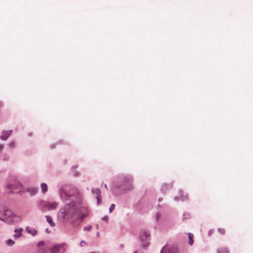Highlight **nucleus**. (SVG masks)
I'll return each instance as SVG.
<instances>
[{
	"label": "nucleus",
	"instance_id": "obj_1",
	"mask_svg": "<svg viewBox=\"0 0 253 253\" xmlns=\"http://www.w3.org/2000/svg\"><path fill=\"white\" fill-rule=\"evenodd\" d=\"M61 198L64 201L68 200L74 202L80 199L81 193L79 190L71 184L63 185L59 192Z\"/></svg>",
	"mask_w": 253,
	"mask_h": 253
},
{
	"label": "nucleus",
	"instance_id": "obj_2",
	"mask_svg": "<svg viewBox=\"0 0 253 253\" xmlns=\"http://www.w3.org/2000/svg\"><path fill=\"white\" fill-rule=\"evenodd\" d=\"M79 208L76 205L75 202L66 204L64 207L60 211V217L64 221L72 219V221H75L76 217H79Z\"/></svg>",
	"mask_w": 253,
	"mask_h": 253
},
{
	"label": "nucleus",
	"instance_id": "obj_3",
	"mask_svg": "<svg viewBox=\"0 0 253 253\" xmlns=\"http://www.w3.org/2000/svg\"><path fill=\"white\" fill-rule=\"evenodd\" d=\"M59 203L54 201H41L39 206L42 211L53 210L58 206Z\"/></svg>",
	"mask_w": 253,
	"mask_h": 253
},
{
	"label": "nucleus",
	"instance_id": "obj_4",
	"mask_svg": "<svg viewBox=\"0 0 253 253\" xmlns=\"http://www.w3.org/2000/svg\"><path fill=\"white\" fill-rule=\"evenodd\" d=\"M4 215L5 218L2 221L8 223H13L16 221V216L11 210L7 208H5Z\"/></svg>",
	"mask_w": 253,
	"mask_h": 253
},
{
	"label": "nucleus",
	"instance_id": "obj_5",
	"mask_svg": "<svg viewBox=\"0 0 253 253\" xmlns=\"http://www.w3.org/2000/svg\"><path fill=\"white\" fill-rule=\"evenodd\" d=\"M88 214V211L81 214L79 209H78L79 217H76L75 221H71L72 225L75 227H78L81 225V223L83 222L84 218H85Z\"/></svg>",
	"mask_w": 253,
	"mask_h": 253
},
{
	"label": "nucleus",
	"instance_id": "obj_6",
	"mask_svg": "<svg viewBox=\"0 0 253 253\" xmlns=\"http://www.w3.org/2000/svg\"><path fill=\"white\" fill-rule=\"evenodd\" d=\"M140 240L141 241L142 246L147 247L150 242V234L146 231H142L140 234Z\"/></svg>",
	"mask_w": 253,
	"mask_h": 253
},
{
	"label": "nucleus",
	"instance_id": "obj_7",
	"mask_svg": "<svg viewBox=\"0 0 253 253\" xmlns=\"http://www.w3.org/2000/svg\"><path fill=\"white\" fill-rule=\"evenodd\" d=\"M161 253H178L177 246L167 244L163 248Z\"/></svg>",
	"mask_w": 253,
	"mask_h": 253
},
{
	"label": "nucleus",
	"instance_id": "obj_8",
	"mask_svg": "<svg viewBox=\"0 0 253 253\" xmlns=\"http://www.w3.org/2000/svg\"><path fill=\"white\" fill-rule=\"evenodd\" d=\"M66 251V245L64 244H56L50 250V253H64Z\"/></svg>",
	"mask_w": 253,
	"mask_h": 253
},
{
	"label": "nucleus",
	"instance_id": "obj_9",
	"mask_svg": "<svg viewBox=\"0 0 253 253\" xmlns=\"http://www.w3.org/2000/svg\"><path fill=\"white\" fill-rule=\"evenodd\" d=\"M92 192L96 196V198L97 199L98 204H99L101 202L100 190L97 188L92 189Z\"/></svg>",
	"mask_w": 253,
	"mask_h": 253
},
{
	"label": "nucleus",
	"instance_id": "obj_10",
	"mask_svg": "<svg viewBox=\"0 0 253 253\" xmlns=\"http://www.w3.org/2000/svg\"><path fill=\"white\" fill-rule=\"evenodd\" d=\"M23 231V229L22 228L15 229L14 230V232L16 234L13 235L14 237L15 238H19L21 237Z\"/></svg>",
	"mask_w": 253,
	"mask_h": 253
},
{
	"label": "nucleus",
	"instance_id": "obj_11",
	"mask_svg": "<svg viewBox=\"0 0 253 253\" xmlns=\"http://www.w3.org/2000/svg\"><path fill=\"white\" fill-rule=\"evenodd\" d=\"M25 230L29 234H31L32 236H35L37 233V230L35 228L32 227H27L26 228Z\"/></svg>",
	"mask_w": 253,
	"mask_h": 253
},
{
	"label": "nucleus",
	"instance_id": "obj_12",
	"mask_svg": "<svg viewBox=\"0 0 253 253\" xmlns=\"http://www.w3.org/2000/svg\"><path fill=\"white\" fill-rule=\"evenodd\" d=\"M12 131H4L2 132V135L0 136L1 139L5 140L11 134Z\"/></svg>",
	"mask_w": 253,
	"mask_h": 253
},
{
	"label": "nucleus",
	"instance_id": "obj_13",
	"mask_svg": "<svg viewBox=\"0 0 253 253\" xmlns=\"http://www.w3.org/2000/svg\"><path fill=\"white\" fill-rule=\"evenodd\" d=\"M27 191L28 192L31 196H33L37 193L38 188L35 187L29 188L27 189Z\"/></svg>",
	"mask_w": 253,
	"mask_h": 253
},
{
	"label": "nucleus",
	"instance_id": "obj_14",
	"mask_svg": "<svg viewBox=\"0 0 253 253\" xmlns=\"http://www.w3.org/2000/svg\"><path fill=\"white\" fill-rule=\"evenodd\" d=\"M6 208L0 207V220H3V219L5 218L4 217V212Z\"/></svg>",
	"mask_w": 253,
	"mask_h": 253
},
{
	"label": "nucleus",
	"instance_id": "obj_15",
	"mask_svg": "<svg viewBox=\"0 0 253 253\" xmlns=\"http://www.w3.org/2000/svg\"><path fill=\"white\" fill-rule=\"evenodd\" d=\"M46 221L47 222L52 226L53 227L55 225L54 223L53 222L52 218L50 216L47 215L46 216Z\"/></svg>",
	"mask_w": 253,
	"mask_h": 253
},
{
	"label": "nucleus",
	"instance_id": "obj_16",
	"mask_svg": "<svg viewBox=\"0 0 253 253\" xmlns=\"http://www.w3.org/2000/svg\"><path fill=\"white\" fill-rule=\"evenodd\" d=\"M41 189L43 193L47 192L48 189L47 185L46 183H42L41 184Z\"/></svg>",
	"mask_w": 253,
	"mask_h": 253
},
{
	"label": "nucleus",
	"instance_id": "obj_17",
	"mask_svg": "<svg viewBox=\"0 0 253 253\" xmlns=\"http://www.w3.org/2000/svg\"><path fill=\"white\" fill-rule=\"evenodd\" d=\"M188 236L189 238V244L191 246L194 243L193 235L189 233L188 234Z\"/></svg>",
	"mask_w": 253,
	"mask_h": 253
},
{
	"label": "nucleus",
	"instance_id": "obj_18",
	"mask_svg": "<svg viewBox=\"0 0 253 253\" xmlns=\"http://www.w3.org/2000/svg\"><path fill=\"white\" fill-rule=\"evenodd\" d=\"M225 230L223 228H219L217 229V232L221 235H223L225 234Z\"/></svg>",
	"mask_w": 253,
	"mask_h": 253
},
{
	"label": "nucleus",
	"instance_id": "obj_19",
	"mask_svg": "<svg viewBox=\"0 0 253 253\" xmlns=\"http://www.w3.org/2000/svg\"><path fill=\"white\" fill-rule=\"evenodd\" d=\"M218 253H228V251L226 248H221L219 249Z\"/></svg>",
	"mask_w": 253,
	"mask_h": 253
},
{
	"label": "nucleus",
	"instance_id": "obj_20",
	"mask_svg": "<svg viewBox=\"0 0 253 253\" xmlns=\"http://www.w3.org/2000/svg\"><path fill=\"white\" fill-rule=\"evenodd\" d=\"M15 242L11 239H8L6 241V244L8 246H11L14 244Z\"/></svg>",
	"mask_w": 253,
	"mask_h": 253
},
{
	"label": "nucleus",
	"instance_id": "obj_21",
	"mask_svg": "<svg viewBox=\"0 0 253 253\" xmlns=\"http://www.w3.org/2000/svg\"><path fill=\"white\" fill-rule=\"evenodd\" d=\"M7 187L8 188H9V189H15L16 188V186H15L13 184H11V183H9L7 185Z\"/></svg>",
	"mask_w": 253,
	"mask_h": 253
},
{
	"label": "nucleus",
	"instance_id": "obj_22",
	"mask_svg": "<svg viewBox=\"0 0 253 253\" xmlns=\"http://www.w3.org/2000/svg\"><path fill=\"white\" fill-rule=\"evenodd\" d=\"M115 204H113L111 205L110 208H109V212H112V211L114 210L115 208Z\"/></svg>",
	"mask_w": 253,
	"mask_h": 253
},
{
	"label": "nucleus",
	"instance_id": "obj_23",
	"mask_svg": "<svg viewBox=\"0 0 253 253\" xmlns=\"http://www.w3.org/2000/svg\"><path fill=\"white\" fill-rule=\"evenodd\" d=\"M9 147L10 148H14L15 147V143L14 142H12L9 143Z\"/></svg>",
	"mask_w": 253,
	"mask_h": 253
},
{
	"label": "nucleus",
	"instance_id": "obj_24",
	"mask_svg": "<svg viewBox=\"0 0 253 253\" xmlns=\"http://www.w3.org/2000/svg\"><path fill=\"white\" fill-rule=\"evenodd\" d=\"M80 245L82 247H84V246H85L86 245V243H85V241H82L81 242H80Z\"/></svg>",
	"mask_w": 253,
	"mask_h": 253
},
{
	"label": "nucleus",
	"instance_id": "obj_25",
	"mask_svg": "<svg viewBox=\"0 0 253 253\" xmlns=\"http://www.w3.org/2000/svg\"><path fill=\"white\" fill-rule=\"evenodd\" d=\"M91 228V226H85L84 228V230H90Z\"/></svg>",
	"mask_w": 253,
	"mask_h": 253
},
{
	"label": "nucleus",
	"instance_id": "obj_26",
	"mask_svg": "<svg viewBox=\"0 0 253 253\" xmlns=\"http://www.w3.org/2000/svg\"><path fill=\"white\" fill-rule=\"evenodd\" d=\"M160 216H161V215H160V213H157V214H156V219H157V220L159 219V218L160 217Z\"/></svg>",
	"mask_w": 253,
	"mask_h": 253
},
{
	"label": "nucleus",
	"instance_id": "obj_27",
	"mask_svg": "<svg viewBox=\"0 0 253 253\" xmlns=\"http://www.w3.org/2000/svg\"><path fill=\"white\" fill-rule=\"evenodd\" d=\"M44 244V242L43 241H41L40 242H39L38 244V246H42V245Z\"/></svg>",
	"mask_w": 253,
	"mask_h": 253
},
{
	"label": "nucleus",
	"instance_id": "obj_28",
	"mask_svg": "<svg viewBox=\"0 0 253 253\" xmlns=\"http://www.w3.org/2000/svg\"><path fill=\"white\" fill-rule=\"evenodd\" d=\"M212 232H213V230L209 231V236H211V234L212 233Z\"/></svg>",
	"mask_w": 253,
	"mask_h": 253
},
{
	"label": "nucleus",
	"instance_id": "obj_29",
	"mask_svg": "<svg viewBox=\"0 0 253 253\" xmlns=\"http://www.w3.org/2000/svg\"><path fill=\"white\" fill-rule=\"evenodd\" d=\"M3 148V145L1 144H0V151H1L2 150Z\"/></svg>",
	"mask_w": 253,
	"mask_h": 253
},
{
	"label": "nucleus",
	"instance_id": "obj_30",
	"mask_svg": "<svg viewBox=\"0 0 253 253\" xmlns=\"http://www.w3.org/2000/svg\"><path fill=\"white\" fill-rule=\"evenodd\" d=\"M107 218H107V217H105L104 218H103V219H104V220H106L107 219Z\"/></svg>",
	"mask_w": 253,
	"mask_h": 253
},
{
	"label": "nucleus",
	"instance_id": "obj_31",
	"mask_svg": "<svg viewBox=\"0 0 253 253\" xmlns=\"http://www.w3.org/2000/svg\"><path fill=\"white\" fill-rule=\"evenodd\" d=\"M105 187L106 188H107V185L106 184L105 185Z\"/></svg>",
	"mask_w": 253,
	"mask_h": 253
},
{
	"label": "nucleus",
	"instance_id": "obj_32",
	"mask_svg": "<svg viewBox=\"0 0 253 253\" xmlns=\"http://www.w3.org/2000/svg\"><path fill=\"white\" fill-rule=\"evenodd\" d=\"M91 253H94V252H91Z\"/></svg>",
	"mask_w": 253,
	"mask_h": 253
}]
</instances>
